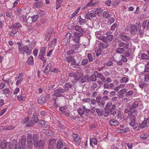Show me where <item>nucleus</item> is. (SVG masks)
Returning a JSON list of instances; mask_svg holds the SVG:
<instances>
[{
  "label": "nucleus",
  "mask_w": 149,
  "mask_h": 149,
  "mask_svg": "<svg viewBox=\"0 0 149 149\" xmlns=\"http://www.w3.org/2000/svg\"><path fill=\"white\" fill-rule=\"evenodd\" d=\"M27 147L29 149H32L33 145L38 149H43L45 143L44 141L39 139L38 135L28 133L27 135Z\"/></svg>",
  "instance_id": "f257e3e1"
},
{
  "label": "nucleus",
  "mask_w": 149,
  "mask_h": 149,
  "mask_svg": "<svg viewBox=\"0 0 149 149\" xmlns=\"http://www.w3.org/2000/svg\"><path fill=\"white\" fill-rule=\"evenodd\" d=\"M81 74L80 71L78 70L75 73L70 72L69 74V76L71 77H73L76 80H78L82 82H85L86 81V78L84 76H81Z\"/></svg>",
  "instance_id": "f03ea898"
},
{
  "label": "nucleus",
  "mask_w": 149,
  "mask_h": 149,
  "mask_svg": "<svg viewBox=\"0 0 149 149\" xmlns=\"http://www.w3.org/2000/svg\"><path fill=\"white\" fill-rule=\"evenodd\" d=\"M134 114H132L130 117V122L129 124L130 126L132 127L134 129H136L138 126V123L137 122L136 119Z\"/></svg>",
  "instance_id": "7ed1b4c3"
},
{
  "label": "nucleus",
  "mask_w": 149,
  "mask_h": 149,
  "mask_svg": "<svg viewBox=\"0 0 149 149\" xmlns=\"http://www.w3.org/2000/svg\"><path fill=\"white\" fill-rule=\"evenodd\" d=\"M18 45V49L20 54H22L23 52H25L27 54H30L29 52V48L28 46H24L23 47L22 44L20 42H17Z\"/></svg>",
  "instance_id": "20e7f679"
},
{
  "label": "nucleus",
  "mask_w": 149,
  "mask_h": 149,
  "mask_svg": "<svg viewBox=\"0 0 149 149\" xmlns=\"http://www.w3.org/2000/svg\"><path fill=\"white\" fill-rule=\"evenodd\" d=\"M139 104V102L138 101H135L134 103L131 106L130 108V113L132 114H134L135 115H137V111L136 110H134V109L136 108Z\"/></svg>",
  "instance_id": "39448f33"
},
{
  "label": "nucleus",
  "mask_w": 149,
  "mask_h": 149,
  "mask_svg": "<svg viewBox=\"0 0 149 149\" xmlns=\"http://www.w3.org/2000/svg\"><path fill=\"white\" fill-rule=\"evenodd\" d=\"M104 33L103 31H100L95 32V35L96 38L102 41L105 40V36H103Z\"/></svg>",
  "instance_id": "423d86ee"
},
{
  "label": "nucleus",
  "mask_w": 149,
  "mask_h": 149,
  "mask_svg": "<svg viewBox=\"0 0 149 149\" xmlns=\"http://www.w3.org/2000/svg\"><path fill=\"white\" fill-rule=\"evenodd\" d=\"M65 60L68 62H72L71 65H74L73 67L74 68H77L78 67L77 65H75L76 61L73 57L72 56H68L66 57Z\"/></svg>",
  "instance_id": "0eeeda50"
},
{
  "label": "nucleus",
  "mask_w": 149,
  "mask_h": 149,
  "mask_svg": "<svg viewBox=\"0 0 149 149\" xmlns=\"http://www.w3.org/2000/svg\"><path fill=\"white\" fill-rule=\"evenodd\" d=\"M90 111V110L87 109L84 106H83V108H79L77 109L78 113L81 116L82 115L84 114V111L86 113H88Z\"/></svg>",
  "instance_id": "6e6552de"
},
{
  "label": "nucleus",
  "mask_w": 149,
  "mask_h": 149,
  "mask_svg": "<svg viewBox=\"0 0 149 149\" xmlns=\"http://www.w3.org/2000/svg\"><path fill=\"white\" fill-rule=\"evenodd\" d=\"M60 111H61L63 114L66 116L69 115V111L67 109V108L65 106H64L60 107L59 108Z\"/></svg>",
  "instance_id": "1a4fd4ad"
},
{
  "label": "nucleus",
  "mask_w": 149,
  "mask_h": 149,
  "mask_svg": "<svg viewBox=\"0 0 149 149\" xmlns=\"http://www.w3.org/2000/svg\"><path fill=\"white\" fill-rule=\"evenodd\" d=\"M118 46L119 47H123L125 49H127L129 47V45L127 43H124L122 41H120L118 42Z\"/></svg>",
  "instance_id": "9d476101"
},
{
  "label": "nucleus",
  "mask_w": 149,
  "mask_h": 149,
  "mask_svg": "<svg viewBox=\"0 0 149 149\" xmlns=\"http://www.w3.org/2000/svg\"><path fill=\"white\" fill-rule=\"evenodd\" d=\"M72 137L74 140L78 144H79L81 141L79 136L77 134H72Z\"/></svg>",
  "instance_id": "9b49d317"
},
{
  "label": "nucleus",
  "mask_w": 149,
  "mask_h": 149,
  "mask_svg": "<svg viewBox=\"0 0 149 149\" xmlns=\"http://www.w3.org/2000/svg\"><path fill=\"white\" fill-rule=\"evenodd\" d=\"M18 149H24L25 148V141L24 140H20L19 142Z\"/></svg>",
  "instance_id": "f8f14e48"
},
{
  "label": "nucleus",
  "mask_w": 149,
  "mask_h": 149,
  "mask_svg": "<svg viewBox=\"0 0 149 149\" xmlns=\"http://www.w3.org/2000/svg\"><path fill=\"white\" fill-rule=\"evenodd\" d=\"M42 132L48 136H52L54 134V133L53 131L47 129H43L42 130Z\"/></svg>",
  "instance_id": "ddd939ff"
},
{
  "label": "nucleus",
  "mask_w": 149,
  "mask_h": 149,
  "mask_svg": "<svg viewBox=\"0 0 149 149\" xmlns=\"http://www.w3.org/2000/svg\"><path fill=\"white\" fill-rule=\"evenodd\" d=\"M131 33L132 35L136 34L137 32V29L136 26L135 24L132 25L130 29Z\"/></svg>",
  "instance_id": "4468645a"
},
{
  "label": "nucleus",
  "mask_w": 149,
  "mask_h": 149,
  "mask_svg": "<svg viewBox=\"0 0 149 149\" xmlns=\"http://www.w3.org/2000/svg\"><path fill=\"white\" fill-rule=\"evenodd\" d=\"M54 93L53 94V100L54 102H56L58 99V98L57 97L62 96L63 95L59 92H57L58 93H56V92H54Z\"/></svg>",
  "instance_id": "2eb2a0df"
},
{
  "label": "nucleus",
  "mask_w": 149,
  "mask_h": 149,
  "mask_svg": "<svg viewBox=\"0 0 149 149\" xmlns=\"http://www.w3.org/2000/svg\"><path fill=\"white\" fill-rule=\"evenodd\" d=\"M109 111L111 115H115L116 113V105L114 104L112 105L111 107L109 109Z\"/></svg>",
  "instance_id": "dca6fc26"
},
{
  "label": "nucleus",
  "mask_w": 149,
  "mask_h": 149,
  "mask_svg": "<svg viewBox=\"0 0 149 149\" xmlns=\"http://www.w3.org/2000/svg\"><path fill=\"white\" fill-rule=\"evenodd\" d=\"M101 42L100 43L99 45V48L100 49L106 48L108 45V43L106 42Z\"/></svg>",
  "instance_id": "f3484780"
},
{
  "label": "nucleus",
  "mask_w": 149,
  "mask_h": 149,
  "mask_svg": "<svg viewBox=\"0 0 149 149\" xmlns=\"http://www.w3.org/2000/svg\"><path fill=\"white\" fill-rule=\"evenodd\" d=\"M130 129L128 127H125L123 129H120L117 130L116 132L122 133H125L129 131Z\"/></svg>",
  "instance_id": "a211bd4d"
},
{
  "label": "nucleus",
  "mask_w": 149,
  "mask_h": 149,
  "mask_svg": "<svg viewBox=\"0 0 149 149\" xmlns=\"http://www.w3.org/2000/svg\"><path fill=\"white\" fill-rule=\"evenodd\" d=\"M19 19L20 21L22 23H26V19H27V17L24 15L20 16L19 17Z\"/></svg>",
  "instance_id": "6ab92c4d"
},
{
  "label": "nucleus",
  "mask_w": 149,
  "mask_h": 149,
  "mask_svg": "<svg viewBox=\"0 0 149 149\" xmlns=\"http://www.w3.org/2000/svg\"><path fill=\"white\" fill-rule=\"evenodd\" d=\"M46 49V47H41L39 56H45Z\"/></svg>",
  "instance_id": "aec40b11"
},
{
  "label": "nucleus",
  "mask_w": 149,
  "mask_h": 149,
  "mask_svg": "<svg viewBox=\"0 0 149 149\" xmlns=\"http://www.w3.org/2000/svg\"><path fill=\"white\" fill-rule=\"evenodd\" d=\"M116 51L117 53L123 54L125 52V50L123 48L120 47L117 49Z\"/></svg>",
  "instance_id": "412c9836"
},
{
  "label": "nucleus",
  "mask_w": 149,
  "mask_h": 149,
  "mask_svg": "<svg viewBox=\"0 0 149 149\" xmlns=\"http://www.w3.org/2000/svg\"><path fill=\"white\" fill-rule=\"evenodd\" d=\"M75 30L80 33H83L84 31V30L81 26H79L78 25H76L74 27Z\"/></svg>",
  "instance_id": "4be33fe9"
},
{
  "label": "nucleus",
  "mask_w": 149,
  "mask_h": 149,
  "mask_svg": "<svg viewBox=\"0 0 149 149\" xmlns=\"http://www.w3.org/2000/svg\"><path fill=\"white\" fill-rule=\"evenodd\" d=\"M64 146L63 142L59 140L57 141L56 144V148L57 149H61Z\"/></svg>",
  "instance_id": "5701e85b"
},
{
  "label": "nucleus",
  "mask_w": 149,
  "mask_h": 149,
  "mask_svg": "<svg viewBox=\"0 0 149 149\" xmlns=\"http://www.w3.org/2000/svg\"><path fill=\"white\" fill-rule=\"evenodd\" d=\"M149 122V118H148L146 120H145L141 124V127L143 128L146 127L147 125V124Z\"/></svg>",
  "instance_id": "b1692460"
},
{
  "label": "nucleus",
  "mask_w": 149,
  "mask_h": 149,
  "mask_svg": "<svg viewBox=\"0 0 149 149\" xmlns=\"http://www.w3.org/2000/svg\"><path fill=\"white\" fill-rule=\"evenodd\" d=\"M109 124L111 125L114 126H116L118 124V122L114 120V119H111L109 121Z\"/></svg>",
  "instance_id": "393cba45"
},
{
  "label": "nucleus",
  "mask_w": 149,
  "mask_h": 149,
  "mask_svg": "<svg viewBox=\"0 0 149 149\" xmlns=\"http://www.w3.org/2000/svg\"><path fill=\"white\" fill-rule=\"evenodd\" d=\"M148 21L146 20L144 21L143 22L142 25L144 28L147 27V29H149V21Z\"/></svg>",
  "instance_id": "a878e982"
},
{
  "label": "nucleus",
  "mask_w": 149,
  "mask_h": 149,
  "mask_svg": "<svg viewBox=\"0 0 149 149\" xmlns=\"http://www.w3.org/2000/svg\"><path fill=\"white\" fill-rule=\"evenodd\" d=\"M7 144H10V143L8 142H5V141H3V142H1V148L2 149H4L6 147Z\"/></svg>",
  "instance_id": "bb28decb"
},
{
  "label": "nucleus",
  "mask_w": 149,
  "mask_h": 149,
  "mask_svg": "<svg viewBox=\"0 0 149 149\" xmlns=\"http://www.w3.org/2000/svg\"><path fill=\"white\" fill-rule=\"evenodd\" d=\"M32 119L34 123H37L38 122L39 120L38 119L36 113L35 112L33 113L32 117Z\"/></svg>",
  "instance_id": "cd10ccee"
},
{
  "label": "nucleus",
  "mask_w": 149,
  "mask_h": 149,
  "mask_svg": "<svg viewBox=\"0 0 149 149\" xmlns=\"http://www.w3.org/2000/svg\"><path fill=\"white\" fill-rule=\"evenodd\" d=\"M78 22L81 25L84 24L86 22V20L85 19H82L81 16L78 18Z\"/></svg>",
  "instance_id": "c85d7f7f"
},
{
  "label": "nucleus",
  "mask_w": 149,
  "mask_h": 149,
  "mask_svg": "<svg viewBox=\"0 0 149 149\" xmlns=\"http://www.w3.org/2000/svg\"><path fill=\"white\" fill-rule=\"evenodd\" d=\"M120 38L122 40L126 42H128L130 39V38L129 37L124 35L121 36Z\"/></svg>",
  "instance_id": "c756f323"
},
{
  "label": "nucleus",
  "mask_w": 149,
  "mask_h": 149,
  "mask_svg": "<svg viewBox=\"0 0 149 149\" xmlns=\"http://www.w3.org/2000/svg\"><path fill=\"white\" fill-rule=\"evenodd\" d=\"M73 85L70 83H67L65 85V91L69 90V88H71Z\"/></svg>",
  "instance_id": "7c9ffc66"
},
{
  "label": "nucleus",
  "mask_w": 149,
  "mask_h": 149,
  "mask_svg": "<svg viewBox=\"0 0 149 149\" xmlns=\"http://www.w3.org/2000/svg\"><path fill=\"white\" fill-rule=\"evenodd\" d=\"M113 38V36L111 35H108L107 37H105V40L103 42H110L112 41Z\"/></svg>",
  "instance_id": "2f4dec72"
},
{
  "label": "nucleus",
  "mask_w": 149,
  "mask_h": 149,
  "mask_svg": "<svg viewBox=\"0 0 149 149\" xmlns=\"http://www.w3.org/2000/svg\"><path fill=\"white\" fill-rule=\"evenodd\" d=\"M27 62L29 65H33V58L32 56H30Z\"/></svg>",
  "instance_id": "473e14b6"
},
{
  "label": "nucleus",
  "mask_w": 149,
  "mask_h": 149,
  "mask_svg": "<svg viewBox=\"0 0 149 149\" xmlns=\"http://www.w3.org/2000/svg\"><path fill=\"white\" fill-rule=\"evenodd\" d=\"M45 100L44 98L40 96L38 98L37 101L39 104H42L45 103Z\"/></svg>",
  "instance_id": "72a5a7b5"
},
{
  "label": "nucleus",
  "mask_w": 149,
  "mask_h": 149,
  "mask_svg": "<svg viewBox=\"0 0 149 149\" xmlns=\"http://www.w3.org/2000/svg\"><path fill=\"white\" fill-rule=\"evenodd\" d=\"M96 14L99 16L102 15L103 12L101 8H97L95 10Z\"/></svg>",
  "instance_id": "f704fd0d"
},
{
  "label": "nucleus",
  "mask_w": 149,
  "mask_h": 149,
  "mask_svg": "<svg viewBox=\"0 0 149 149\" xmlns=\"http://www.w3.org/2000/svg\"><path fill=\"white\" fill-rule=\"evenodd\" d=\"M96 111L98 115L99 116H102L104 114V112L102 110L98 108H97L96 109Z\"/></svg>",
  "instance_id": "c9c22d12"
},
{
  "label": "nucleus",
  "mask_w": 149,
  "mask_h": 149,
  "mask_svg": "<svg viewBox=\"0 0 149 149\" xmlns=\"http://www.w3.org/2000/svg\"><path fill=\"white\" fill-rule=\"evenodd\" d=\"M96 80V77L95 73L93 74L91 76L90 78L88 79V81H94Z\"/></svg>",
  "instance_id": "e433bc0d"
},
{
  "label": "nucleus",
  "mask_w": 149,
  "mask_h": 149,
  "mask_svg": "<svg viewBox=\"0 0 149 149\" xmlns=\"http://www.w3.org/2000/svg\"><path fill=\"white\" fill-rule=\"evenodd\" d=\"M114 58L112 57L110 58L108 62L106 63V65L108 66H110L113 65V63L112 61L113 60Z\"/></svg>",
  "instance_id": "4c0bfd02"
},
{
  "label": "nucleus",
  "mask_w": 149,
  "mask_h": 149,
  "mask_svg": "<svg viewBox=\"0 0 149 149\" xmlns=\"http://www.w3.org/2000/svg\"><path fill=\"white\" fill-rule=\"evenodd\" d=\"M98 102L100 107H103L104 106V101L102 100L101 98L99 99Z\"/></svg>",
  "instance_id": "58836bf2"
},
{
  "label": "nucleus",
  "mask_w": 149,
  "mask_h": 149,
  "mask_svg": "<svg viewBox=\"0 0 149 149\" xmlns=\"http://www.w3.org/2000/svg\"><path fill=\"white\" fill-rule=\"evenodd\" d=\"M51 65L50 63L48 64L47 65L45 68V72L47 73L49 71L51 68Z\"/></svg>",
  "instance_id": "ea45409f"
},
{
  "label": "nucleus",
  "mask_w": 149,
  "mask_h": 149,
  "mask_svg": "<svg viewBox=\"0 0 149 149\" xmlns=\"http://www.w3.org/2000/svg\"><path fill=\"white\" fill-rule=\"evenodd\" d=\"M141 57L143 59L149 60V56L145 54L142 53L141 54Z\"/></svg>",
  "instance_id": "a19ab883"
},
{
  "label": "nucleus",
  "mask_w": 149,
  "mask_h": 149,
  "mask_svg": "<svg viewBox=\"0 0 149 149\" xmlns=\"http://www.w3.org/2000/svg\"><path fill=\"white\" fill-rule=\"evenodd\" d=\"M116 116L117 118L119 120H120L123 118V114L120 111H118V113L117 114Z\"/></svg>",
  "instance_id": "79ce46f5"
},
{
  "label": "nucleus",
  "mask_w": 149,
  "mask_h": 149,
  "mask_svg": "<svg viewBox=\"0 0 149 149\" xmlns=\"http://www.w3.org/2000/svg\"><path fill=\"white\" fill-rule=\"evenodd\" d=\"M16 15H18L20 14H22V9L18 8L17 10L15 11Z\"/></svg>",
  "instance_id": "37998d69"
},
{
  "label": "nucleus",
  "mask_w": 149,
  "mask_h": 149,
  "mask_svg": "<svg viewBox=\"0 0 149 149\" xmlns=\"http://www.w3.org/2000/svg\"><path fill=\"white\" fill-rule=\"evenodd\" d=\"M129 81L128 79L126 77H123L120 80V82L121 83H126Z\"/></svg>",
  "instance_id": "c03bdc74"
},
{
  "label": "nucleus",
  "mask_w": 149,
  "mask_h": 149,
  "mask_svg": "<svg viewBox=\"0 0 149 149\" xmlns=\"http://www.w3.org/2000/svg\"><path fill=\"white\" fill-rule=\"evenodd\" d=\"M80 9V8L79 7L74 12L71 16V17L72 19L73 18V17H74L77 14Z\"/></svg>",
  "instance_id": "a18cd8bd"
},
{
  "label": "nucleus",
  "mask_w": 149,
  "mask_h": 149,
  "mask_svg": "<svg viewBox=\"0 0 149 149\" xmlns=\"http://www.w3.org/2000/svg\"><path fill=\"white\" fill-rule=\"evenodd\" d=\"M13 28L18 29L21 27L22 26L19 23H16L13 24Z\"/></svg>",
  "instance_id": "49530a36"
},
{
  "label": "nucleus",
  "mask_w": 149,
  "mask_h": 149,
  "mask_svg": "<svg viewBox=\"0 0 149 149\" xmlns=\"http://www.w3.org/2000/svg\"><path fill=\"white\" fill-rule=\"evenodd\" d=\"M39 17V15L38 14L36 15H34L32 17H31V18H32V20L33 22H36Z\"/></svg>",
  "instance_id": "de8ad7c7"
},
{
  "label": "nucleus",
  "mask_w": 149,
  "mask_h": 149,
  "mask_svg": "<svg viewBox=\"0 0 149 149\" xmlns=\"http://www.w3.org/2000/svg\"><path fill=\"white\" fill-rule=\"evenodd\" d=\"M148 135L146 133H143L141 134L140 136V137L143 139H146L148 137Z\"/></svg>",
  "instance_id": "09e8293b"
},
{
  "label": "nucleus",
  "mask_w": 149,
  "mask_h": 149,
  "mask_svg": "<svg viewBox=\"0 0 149 149\" xmlns=\"http://www.w3.org/2000/svg\"><path fill=\"white\" fill-rule=\"evenodd\" d=\"M57 39L56 38L54 39L51 42V43H50L49 45V46H51L52 47V46H54L55 45L56 43L57 42Z\"/></svg>",
  "instance_id": "8fccbe9b"
},
{
  "label": "nucleus",
  "mask_w": 149,
  "mask_h": 149,
  "mask_svg": "<svg viewBox=\"0 0 149 149\" xmlns=\"http://www.w3.org/2000/svg\"><path fill=\"white\" fill-rule=\"evenodd\" d=\"M112 104L111 102H109L106 105L105 109L106 110L109 109Z\"/></svg>",
  "instance_id": "3c124183"
},
{
  "label": "nucleus",
  "mask_w": 149,
  "mask_h": 149,
  "mask_svg": "<svg viewBox=\"0 0 149 149\" xmlns=\"http://www.w3.org/2000/svg\"><path fill=\"white\" fill-rule=\"evenodd\" d=\"M75 42L77 43H79L80 42V38L78 36H76L73 39H72Z\"/></svg>",
  "instance_id": "603ef678"
},
{
  "label": "nucleus",
  "mask_w": 149,
  "mask_h": 149,
  "mask_svg": "<svg viewBox=\"0 0 149 149\" xmlns=\"http://www.w3.org/2000/svg\"><path fill=\"white\" fill-rule=\"evenodd\" d=\"M56 141V140L55 139H50L49 141V144L54 146Z\"/></svg>",
  "instance_id": "864d4df0"
},
{
  "label": "nucleus",
  "mask_w": 149,
  "mask_h": 149,
  "mask_svg": "<svg viewBox=\"0 0 149 149\" xmlns=\"http://www.w3.org/2000/svg\"><path fill=\"white\" fill-rule=\"evenodd\" d=\"M65 91L64 89L62 88H59L55 90L54 92H56V93H58L57 92H59L60 93H63Z\"/></svg>",
  "instance_id": "5fc2aeb1"
},
{
  "label": "nucleus",
  "mask_w": 149,
  "mask_h": 149,
  "mask_svg": "<svg viewBox=\"0 0 149 149\" xmlns=\"http://www.w3.org/2000/svg\"><path fill=\"white\" fill-rule=\"evenodd\" d=\"M23 76V74L22 73L17 74L16 75V77L15 78V80H18L19 79L21 78Z\"/></svg>",
  "instance_id": "6e6d98bb"
},
{
  "label": "nucleus",
  "mask_w": 149,
  "mask_h": 149,
  "mask_svg": "<svg viewBox=\"0 0 149 149\" xmlns=\"http://www.w3.org/2000/svg\"><path fill=\"white\" fill-rule=\"evenodd\" d=\"M26 23L28 24H30L32 22H33L32 20V18L31 17H29L28 18H27L26 19Z\"/></svg>",
  "instance_id": "4d7b16f0"
},
{
  "label": "nucleus",
  "mask_w": 149,
  "mask_h": 149,
  "mask_svg": "<svg viewBox=\"0 0 149 149\" xmlns=\"http://www.w3.org/2000/svg\"><path fill=\"white\" fill-rule=\"evenodd\" d=\"M88 61L87 59H84L82 60L81 62V64L84 65L88 63Z\"/></svg>",
  "instance_id": "13d9d810"
},
{
  "label": "nucleus",
  "mask_w": 149,
  "mask_h": 149,
  "mask_svg": "<svg viewBox=\"0 0 149 149\" xmlns=\"http://www.w3.org/2000/svg\"><path fill=\"white\" fill-rule=\"evenodd\" d=\"M79 46L80 45L79 43H76L75 45H73L72 46V48L74 49H77L79 48Z\"/></svg>",
  "instance_id": "bf43d9fd"
},
{
  "label": "nucleus",
  "mask_w": 149,
  "mask_h": 149,
  "mask_svg": "<svg viewBox=\"0 0 149 149\" xmlns=\"http://www.w3.org/2000/svg\"><path fill=\"white\" fill-rule=\"evenodd\" d=\"M103 16L106 18H108L109 16V15L108 11H104L103 13Z\"/></svg>",
  "instance_id": "052dcab7"
},
{
  "label": "nucleus",
  "mask_w": 149,
  "mask_h": 149,
  "mask_svg": "<svg viewBox=\"0 0 149 149\" xmlns=\"http://www.w3.org/2000/svg\"><path fill=\"white\" fill-rule=\"evenodd\" d=\"M96 13L95 10H91L90 11V15L91 17H94L96 16Z\"/></svg>",
  "instance_id": "680f3d73"
},
{
  "label": "nucleus",
  "mask_w": 149,
  "mask_h": 149,
  "mask_svg": "<svg viewBox=\"0 0 149 149\" xmlns=\"http://www.w3.org/2000/svg\"><path fill=\"white\" fill-rule=\"evenodd\" d=\"M36 44V42L34 41H31L29 44V45L30 48H33L34 47Z\"/></svg>",
  "instance_id": "e2e57ef3"
},
{
  "label": "nucleus",
  "mask_w": 149,
  "mask_h": 149,
  "mask_svg": "<svg viewBox=\"0 0 149 149\" xmlns=\"http://www.w3.org/2000/svg\"><path fill=\"white\" fill-rule=\"evenodd\" d=\"M88 58L90 62H91L93 60V57L92 55L90 54H88Z\"/></svg>",
  "instance_id": "0e129e2a"
},
{
  "label": "nucleus",
  "mask_w": 149,
  "mask_h": 149,
  "mask_svg": "<svg viewBox=\"0 0 149 149\" xmlns=\"http://www.w3.org/2000/svg\"><path fill=\"white\" fill-rule=\"evenodd\" d=\"M38 56L39 58L44 63H45L46 62V60L44 56Z\"/></svg>",
  "instance_id": "69168bd1"
},
{
  "label": "nucleus",
  "mask_w": 149,
  "mask_h": 149,
  "mask_svg": "<svg viewBox=\"0 0 149 149\" xmlns=\"http://www.w3.org/2000/svg\"><path fill=\"white\" fill-rule=\"evenodd\" d=\"M23 80V78H21L20 79L18 80L16 83V85L17 86H18L19 84H21L22 81Z\"/></svg>",
  "instance_id": "338daca9"
},
{
  "label": "nucleus",
  "mask_w": 149,
  "mask_h": 149,
  "mask_svg": "<svg viewBox=\"0 0 149 149\" xmlns=\"http://www.w3.org/2000/svg\"><path fill=\"white\" fill-rule=\"evenodd\" d=\"M146 68L145 71L146 72H149V62H148L147 64L145 65Z\"/></svg>",
  "instance_id": "774afa93"
}]
</instances>
